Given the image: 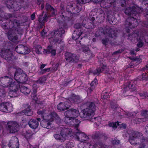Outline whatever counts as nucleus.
<instances>
[{"label": "nucleus", "instance_id": "1", "mask_svg": "<svg viewBox=\"0 0 148 148\" xmlns=\"http://www.w3.org/2000/svg\"><path fill=\"white\" fill-rule=\"evenodd\" d=\"M138 8L134 6L126 9L125 13L131 17L128 18L125 22L124 26L125 28H135L137 27L138 22L136 18L134 16H138Z\"/></svg>", "mask_w": 148, "mask_h": 148}, {"label": "nucleus", "instance_id": "2", "mask_svg": "<svg viewBox=\"0 0 148 148\" xmlns=\"http://www.w3.org/2000/svg\"><path fill=\"white\" fill-rule=\"evenodd\" d=\"M8 32L6 31L8 39L13 42H14L18 39V34H22L23 33L22 28H9Z\"/></svg>", "mask_w": 148, "mask_h": 148}, {"label": "nucleus", "instance_id": "3", "mask_svg": "<svg viewBox=\"0 0 148 148\" xmlns=\"http://www.w3.org/2000/svg\"><path fill=\"white\" fill-rule=\"evenodd\" d=\"M10 92L9 94L10 97H16L20 95L19 90L20 88V85L18 81H15L10 82L9 84Z\"/></svg>", "mask_w": 148, "mask_h": 148}, {"label": "nucleus", "instance_id": "4", "mask_svg": "<svg viewBox=\"0 0 148 148\" xmlns=\"http://www.w3.org/2000/svg\"><path fill=\"white\" fill-rule=\"evenodd\" d=\"M142 138H143V136L142 133L137 131H132L130 136L129 142L132 145H135L138 143V140Z\"/></svg>", "mask_w": 148, "mask_h": 148}, {"label": "nucleus", "instance_id": "5", "mask_svg": "<svg viewBox=\"0 0 148 148\" xmlns=\"http://www.w3.org/2000/svg\"><path fill=\"white\" fill-rule=\"evenodd\" d=\"M95 114L93 110L89 109L83 110L79 114L80 118L84 120L91 121Z\"/></svg>", "mask_w": 148, "mask_h": 148}, {"label": "nucleus", "instance_id": "6", "mask_svg": "<svg viewBox=\"0 0 148 148\" xmlns=\"http://www.w3.org/2000/svg\"><path fill=\"white\" fill-rule=\"evenodd\" d=\"M3 1L11 11H17L21 8V6L17 2L11 0H3Z\"/></svg>", "mask_w": 148, "mask_h": 148}, {"label": "nucleus", "instance_id": "7", "mask_svg": "<svg viewBox=\"0 0 148 148\" xmlns=\"http://www.w3.org/2000/svg\"><path fill=\"white\" fill-rule=\"evenodd\" d=\"M122 88L123 94L125 95L128 92H132L136 91L137 88L135 84L132 82H127L122 86Z\"/></svg>", "mask_w": 148, "mask_h": 148}, {"label": "nucleus", "instance_id": "8", "mask_svg": "<svg viewBox=\"0 0 148 148\" xmlns=\"http://www.w3.org/2000/svg\"><path fill=\"white\" fill-rule=\"evenodd\" d=\"M99 30L101 33L111 38H114L117 35L118 31L115 28H100Z\"/></svg>", "mask_w": 148, "mask_h": 148}, {"label": "nucleus", "instance_id": "9", "mask_svg": "<svg viewBox=\"0 0 148 148\" xmlns=\"http://www.w3.org/2000/svg\"><path fill=\"white\" fill-rule=\"evenodd\" d=\"M19 142L18 138L16 136H12L7 145H3V148H19Z\"/></svg>", "mask_w": 148, "mask_h": 148}, {"label": "nucleus", "instance_id": "10", "mask_svg": "<svg viewBox=\"0 0 148 148\" xmlns=\"http://www.w3.org/2000/svg\"><path fill=\"white\" fill-rule=\"evenodd\" d=\"M65 59L69 63H76L79 60V57L76 54L66 52L65 54Z\"/></svg>", "mask_w": 148, "mask_h": 148}, {"label": "nucleus", "instance_id": "11", "mask_svg": "<svg viewBox=\"0 0 148 148\" xmlns=\"http://www.w3.org/2000/svg\"><path fill=\"white\" fill-rule=\"evenodd\" d=\"M6 127L7 130L11 133H14L17 132L19 129L18 125L15 122H8L7 123Z\"/></svg>", "mask_w": 148, "mask_h": 148}, {"label": "nucleus", "instance_id": "12", "mask_svg": "<svg viewBox=\"0 0 148 148\" xmlns=\"http://www.w3.org/2000/svg\"><path fill=\"white\" fill-rule=\"evenodd\" d=\"M1 57L5 59L7 62L10 63L12 60V53L9 49L2 50L1 54Z\"/></svg>", "mask_w": 148, "mask_h": 148}, {"label": "nucleus", "instance_id": "13", "mask_svg": "<svg viewBox=\"0 0 148 148\" xmlns=\"http://www.w3.org/2000/svg\"><path fill=\"white\" fill-rule=\"evenodd\" d=\"M15 50L18 53L24 55L29 53L30 52L29 49L27 47L22 45H17L15 47Z\"/></svg>", "mask_w": 148, "mask_h": 148}, {"label": "nucleus", "instance_id": "14", "mask_svg": "<svg viewBox=\"0 0 148 148\" xmlns=\"http://www.w3.org/2000/svg\"><path fill=\"white\" fill-rule=\"evenodd\" d=\"M79 114V112L78 110L71 108L65 112L64 115L65 116L76 118L78 116Z\"/></svg>", "mask_w": 148, "mask_h": 148}, {"label": "nucleus", "instance_id": "15", "mask_svg": "<svg viewBox=\"0 0 148 148\" xmlns=\"http://www.w3.org/2000/svg\"><path fill=\"white\" fill-rule=\"evenodd\" d=\"M13 74H11L10 77L5 76L0 78V85L8 86L12 82Z\"/></svg>", "mask_w": 148, "mask_h": 148}, {"label": "nucleus", "instance_id": "16", "mask_svg": "<svg viewBox=\"0 0 148 148\" xmlns=\"http://www.w3.org/2000/svg\"><path fill=\"white\" fill-rule=\"evenodd\" d=\"M77 2L79 4L81 3ZM82 4L83 3H82ZM75 6L73 7V4H71L70 5H68L66 8L67 10L69 12H70L71 13L77 14L81 10V6L80 5H76Z\"/></svg>", "mask_w": 148, "mask_h": 148}, {"label": "nucleus", "instance_id": "17", "mask_svg": "<svg viewBox=\"0 0 148 148\" xmlns=\"http://www.w3.org/2000/svg\"><path fill=\"white\" fill-rule=\"evenodd\" d=\"M25 109L23 110L21 112L17 113L18 115L21 116L23 114H25L28 116H31L33 114V111L32 110L31 107L29 104L26 105L25 106Z\"/></svg>", "mask_w": 148, "mask_h": 148}, {"label": "nucleus", "instance_id": "18", "mask_svg": "<svg viewBox=\"0 0 148 148\" xmlns=\"http://www.w3.org/2000/svg\"><path fill=\"white\" fill-rule=\"evenodd\" d=\"M10 104L8 102L2 103L0 104V110L6 113H10L12 111Z\"/></svg>", "mask_w": 148, "mask_h": 148}, {"label": "nucleus", "instance_id": "19", "mask_svg": "<svg viewBox=\"0 0 148 148\" xmlns=\"http://www.w3.org/2000/svg\"><path fill=\"white\" fill-rule=\"evenodd\" d=\"M107 68L106 65V64H104L101 63L100 65V67L97 68L96 70L93 71H90V72L92 73L95 75H99L100 73H106V72H104V71Z\"/></svg>", "mask_w": 148, "mask_h": 148}, {"label": "nucleus", "instance_id": "20", "mask_svg": "<svg viewBox=\"0 0 148 148\" xmlns=\"http://www.w3.org/2000/svg\"><path fill=\"white\" fill-rule=\"evenodd\" d=\"M69 103L67 101L61 102L59 103L57 106V109L60 111H64L68 109L70 107Z\"/></svg>", "mask_w": 148, "mask_h": 148}, {"label": "nucleus", "instance_id": "21", "mask_svg": "<svg viewBox=\"0 0 148 148\" xmlns=\"http://www.w3.org/2000/svg\"><path fill=\"white\" fill-rule=\"evenodd\" d=\"M56 50L53 49L52 45H49L47 49H44L43 53L46 54L51 53L52 56H55L56 55Z\"/></svg>", "mask_w": 148, "mask_h": 148}, {"label": "nucleus", "instance_id": "22", "mask_svg": "<svg viewBox=\"0 0 148 148\" xmlns=\"http://www.w3.org/2000/svg\"><path fill=\"white\" fill-rule=\"evenodd\" d=\"M81 28H76L73 33L72 38L74 40L78 38L83 33V31L80 29Z\"/></svg>", "mask_w": 148, "mask_h": 148}, {"label": "nucleus", "instance_id": "23", "mask_svg": "<svg viewBox=\"0 0 148 148\" xmlns=\"http://www.w3.org/2000/svg\"><path fill=\"white\" fill-rule=\"evenodd\" d=\"M80 50L85 53V54H87L89 56V58H93L94 57L95 55L90 52L88 47L85 45H83L81 48Z\"/></svg>", "mask_w": 148, "mask_h": 148}, {"label": "nucleus", "instance_id": "24", "mask_svg": "<svg viewBox=\"0 0 148 148\" xmlns=\"http://www.w3.org/2000/svg\"><path fill=\"white\" fill-rule=\"evenodd\" d=\"M48 18V15L47 14H45L44 16H43V14L39 16L38 18V21L41 23L40 28H42L43 26L44 27H45L44 26L45 23L47 21V20Z\"/></svg>", "mask_w": 148, "mask_h": 148}, {"label": "nucleus", "instance_id": "25", "mask_svg": "<svg viewBox=\"0 0 148 148\" xmlns=\"http://www.w3.org/2000/svg\"><path fill=\"white\" fill-rule=\"evenodd\" d=\"M145 32L142 33V34H140V36L139 34L138 36V37L137 38L138 40H140L137 44V46L139 48L142 47L144 43L143 41L144 39V36L145 35Z\"/></svg>", "mask_w": 148, "mask_h": 148}, {"label": "nucleus", "instance_id": "26", "mask_svg": "<svg viewBox=\"0 0 148 148\" xmlns=\"http://www.w3.org/2000/svg\"><path fill=\"white\" fill-rule=\"evenodd\" d=\"M50 122L49 119L42 120L40 122V125L43 127L49 129L51 128Z\"/></svg>", "mask_w": 148, "mask_h": 148}, {"label": "nucleus", "instance_id": "27", "mask_svg": "<svg viewBox=\"0 0 148 148\" xmlns=\"http://www.w3.org/2000/svg\"><path fill=\"white\" fill-rule=\"evenodd\" d=\"M28 124L30 127L33 129H36L38 127L39 125L38 122L35 119L30 120Z\"/></svg>", "mask_w": 148, "mask_h": 148}, {"label": "nucleus", "instance_id": "28", "mask_svg": "<svg viewBox=\"0 0 148 148\" xmlns=\"http://www.w3.org/2000/svg\"><path fill=\"white\" fill-rule=\"evenodd\" d=\"M65 33L64 28H59L57 30H55L54 32V35L57 37H62V35Z\"/></svg>", "mask_w": 148, "mask_h": 148}, {"label": "nucleus", "instance_id": "29", "mask_svg": "<svg viewBox=\"0 0 148 148\" xmlns=\"http://www.w3.org/2000/svg\"><path fill=\"white\" fill-rule=\"evenodd\" d=\"M85 135L84 133L82 132L78 128H77L75 132V137L77 140H79L80 139H83Z\"/></svg>", "mask_w": 148, "mask_h": 148}, {"label": "nucleus", "instance_id": "30", "mask_svg": "<svg viewBox=\"0 0 148 148\" xmlns=\"http://www.w3.org/2000/svg\"><path fill=\"white\" fill-rule=\"evenodd\" d=\"M71 129L69 128L64 127L62 128L61 132L62 134H63L64 137L65 139L68 135L71 134Z\"/></svg>", "mask_w": 148, "mask_h": 148}, {"label": "nucleus", "instance_id": "31", "mask_svg": "<svg viewBox=\"0 0 148 148\" xmlns=\"http://www.w3.org/2000/svg\"><path fill=\"white\" fill-rule=\"evenodd\" d=\"M85 105L88 108L94 112L95 110L96 106L94 102H93L88 101L85 104Z\"/></svg>", "mask_w": 148, "mask_h": 148}, {"label": "nucleus", "instance_id": "32", "mask_svg": "<svg viewBox=\"0 0 148 148\" xmlns=\"http://www.w3.org/2000/svg\"><path fill=\"white\" fill-rule=\"evenodd\" d=\"M116 0H106L105 2V8H109L115 5L116 4Z\"/></svg>", "mask_w": 148, "mask_h": 148}, {"label": "nucleus", "instance_id": "33", "mask_svg": "<svg viewBox=\"0 0 148 148\" xmlns=\"http://www.w3.org/2000/svg\"><path fill=\"white\" fill-rule=\"evenodd\" d=\"M141 116L144 117L143 121H148V110H142L141 113Z\"/></svg>", "mask_w": 148, "mask_h": 148}, {"label": "nucleus", "instance_id": "34", "mask_svg": "<svg viewBox=\"0 0 148 148\" xmlns=\"http://www.w3.org/2000/svg\"><path fill=\"white\" fill-rule=\"evenodd\" d=\"M80 122L79 120L75 119V118H72L70 126H74L76 130L77 128H78L77 127Z\"/></svg>", "mask_w": 148, "mask_h": 148}, {"label": "nucleus", "instance_id": "35", "mask_svg": "<svg viewBox=\"0 0 148 148\" xmlns=\"http://www.w3.org/2000/svg\"><path fill=\"white\" fill-rule=\"evenodd\" d=\"M100 134L101 133L99 131L95 132L91 135V136L93 139L99 140H100Z\"/></svg>", "mask_w": 148, "mask_h": 148}, {"label": "nucleus", "instance_id": "36", "mask_svg": "<svg viewBox=\"0 0 148 148\" xmlns=\"http://www.w3.org/2000/svg\"><path fill=\"white\" fill-rule=\"evenodd\" d=\"M71 14L72 13H71L70 12H69L68 11L66 10V11H65L62 13L61 15H60V16L62 19L63 18H70Z\"/></svg>", "mask_w": 148, "mask_h": 148}, {"label": "nucleus", "instance_id": "37", "mask_svg": "<svg viewBox=\"0 0 148 148\" xmlns=\"http://www.w3.org/2000/svg\"><path fill=\"white\" fill-rule=\"evenodd\" d=\"M50 42L51 43L56 45H57V43L58 44H60L61 42V40L53 37L50 38Z\"/></svg>", "mask_w": 148, "mask_h": 148}, {"label": "nucleus", "instance_id": "38", "mask_svg": "<svg viewBox=\"0 0 148 148\" xmlns=\"http://www.w3.org/2000/svg\"><path fill=\"white\" fill-rule=\"evenodd\" d=\"M20 88V91L24 94H28L30 92V89L25 86H21Z\"/></svg>", "mask_w": 148, "mask_h": 148}, {"label": "nucleus", "instance_id": "39", "mask_svg": "<svg viewBox=\"0 0 148 148\" xmlns=\"http://www.w3.org/2000/svg\"><path fill=\"white\" fill-rule=\"evenodd\" d=\"M33 134V133L31 130H28L26 131L25 134V137L27 141H28L32 138Z\"/></svg>", "mask_w": 148, "mask_h": 148}, {"label": "nucleus", "instance_id": "40", "mask_svg": "<svg viewBox=\"0 0 148 148\" xmlns=\"http://www.w3.org/2000/svg\"><path fill=\"white\" fill-rule=\"evenodd\" d=\"M46 111V108L45 107H40L38 110L37 113L42 117L44 116V115L45 114Z\"/></svg>", "mask_w": 148, "mask_h": 148}, {"label": "nucleus", "instance_id": "41", "mask_svg": "<svg viewBox=\"0 0 148 148\" xmlns=\"http://www.w3.org/2000/svg\"><path fill=\"white\" fill-rule=\"evenodd\" d=\"M50 119L49 120L50 121H52L55 119L58 120L60 119L57 114L54 112H52L50 115Z\"/></svg>", "mask_w": 148, "mask_h": 148}, {"label": "nucleus", "instance_id": "42", "mask_svg": "<svg viewBox=\"0 0 148 148\" xmlns=\"http://www.w3.org/2000/svg\"><path fill=\"white\" fill-rule=\"evenodd\" d=\"M61 132H60V134H56L54 135V137L56 139H58L61 142L62 141L65 140L66 139L64 137V136L63 134H62Z\"/></svg>", "mask_w": 148, "mask_h": 148}, {"label": "nucleus", "instance_id": "43", "mask_svg": "<svg viewBox=\"0 0 148 148\" xmlns=\"http://www.w3.org/2000/svg\"><path fill=\"white\" fill-rule=\"evenodd\" d=\"M72 100L74 103L77 104L79 103L82 101L81 98L78 95H75L73 97Z\"/></svg>", "mask_w": 148, "mask_h": 148}, {"label": "nucleus", "instance_id": "44", "mask_svg": "<svg viewBox=\"0 0 148 148\" xmlns=\"http://www.w3.org/2000/svg\"><path fill=\"white\" fill-rule=\"evenodd\" d=\"M6 92L4 88H0V102L6 96Z\"/></svg>", "mask_w": 148, "mask_h": 148}, {"label": "nucleus", "instance_id": "45", "mask_svg": "<svg viewBox=\"0 0 148 148\" xmlns=\"http://www.w3.org/2000/svg\"><path fill=\"white\" fill-rule=\"evenodd\" d=\"M1 13L3 14H2V15H0V17L6 20L11 18L13 16V14H11L5 13L4 14L3 12H1Z\"/></svg>", "mask_w": 148, "mask_h": 148}, {"label": "nucleus", "instance_id": "46", "mask_svg": "<svg viewBox=\"0 0 148 148\" xmlns=\"http://www.w3.org/2000/svg\"><path fill=\"white\" fill-rule=\"evenodd\" d=\"M86 24L84 22H82V23H77L74 25V28H83L84 27H86Z\"/></svg>", "mask_w": 148, "mask_h": 148}, {"label": "nucleus", "instance_id": "47", "mask_svg": "<svg viewBox=\"0 0 148 148\" xmlns=\"http://www.w3.org/2000/svg\"><path fill=\"white\" fill-rule=\"evenodd\" d=\"M72 118L71 117L66 116L63 119L64 121L66 124L71 125Z\"/></svg>", "mask_w": 148, "mask_h": 148}, {"label": "nucleus", "instance_id": "48", "mask_svg": "<svg viewBox=\"0 0 148 148\" xmlns=\"http://www.w3.org/2000/svg\"><path fill=\"white\" fill-rule=\"evenodd\" d=\"M47 79L45 77H41L36 81V83L41 84L45 82Z\"/></svg>", "mask_w": 148, "mask_h": 148}, {"label": "nucleus", "instance_id": "49", "mask_svg": "<svg viewBox=\"0 0 148 148\" xmlns=\"http://www.w3.org/2000/svg\"><path fill=\"white\" fill-rule=\"evenodd\" d=\"M109 94V92L103 91L102 92L101 98L102 99H106L108 97Z\"/></svg>", "mask_w": 148, "mask_h": 148}, {"label": "nucleus", "instance_id": "50", "mask_svg": "<svg viewBox=\"0 0 148 148\" xmlns=\"http://www.w3.org/2000/svg\"><path fill=\"white\" fill-rule=\"evenodd\" d=\"M27 80V77L21 75L20 78L18 81L19 83H24Z\"/></svg>", "mask_w": 148, "mask_h": 148}, {"label": "nucleus", "instance_id": "51", "mask_svg": "<svg viewBox=\"0 0 148 148\" xmlns=\"http://www.w3.org/2000/svg\"><path fill=\"white\" fill-rule=\"evenodd\" d=\"M21 75L17 71L15 72V73L14 74V78L15 80L16 81H18L20 78Z\"/></svg>", "mask_w": 148, "mask_h": 148}, {"label": "nucleus", "instance_id": "52", "mask_svg": "<svg viewBox=\"0 0 148 148\" xmlns=\"http://www.w3.org/2000/svg\"><path fill=\"white\" fill-rule=\"evenodd\" d=\"M49 12H51V14H49L48 15V18L55 16H56V10L54 8H53Z\"/></svg>", "mask_w": 148, "mask_h": 148}, {"label": "nucleus", "instance_id": "53", "mask_svg": "<svg viewBox=\"0 0 148 148\" xmlns=\"http://www.w3.org/2000/svg\"><path fill=\"white\" fill-rule=\"evenodd\" d=\"M143 120V118H136L134 119V122L136 124H139L142 122H145V121H144Z\"/></svg>", "mask_w": 148, "mask_h": 148}, {"label": "nucleus", "instance_id": "54", "mask_svg": "<svg viewBox=\"0 0 148 148\" xmlns=\"http://www.w3.org/2000/svg\"><path fill=\"white\" fill-rule=\"evenodd\" d=\"M117 124L118 125H119V123L117 122H115V123L110 122L109 123L108 125L110 127H112L114 128H116L117 127Z\"/></svg>", "mask_w": 148, "mask_h": 148}, {"label": "nucleus", "instance_id": "55", "mask_svg": "<svg viewBox=\"0 0 148 148\" xmlns=\"http://www.w3.org/2000/svg\"><path fill=\"white\" fill-rule=\"evenodd\" d=\"M100 137V140L103 139L105 140L107 139L108 138V136L107 134L103 133H101Z\"/></svg>", "mask_w": 148, "mask_h": 148}, {"label": "nucleus", "instance_id": "56", "mask_svg": "<svg viewBox=\"0 0 148 148\" xmlns=\"http://www.w3.org/2000/svg\"><path fill=\"white\" fill-rule=\"evenodd\" d=\"M14 26L12 28H16V27H18L20 25V22L17 20H14L13 22Z\"/></svg>", "mask_w": 148, "mask_h": 148}, {"label": "nucleus", "instance_id": "57", "mask_svg": "<svg viewBox=\"0 0 148 148\" xmlns=\"http://www.w3.org/2000/svg\"><path fill=\"white\" fill-rule=\"evenodd\" d=\"M45 9L47 12H49V11L53 8L49 3H47L45 5Z\"/></svg>", "mask_w": 148, "mask_h": 148}, {"label": "nucleus", "instance_id": "58", "mask_svg": "<svg viewBox=\"0 0 148 148\" xmlns=\"http://www.w3.org/2000/svg\"><path fill=\"white\" fill-rule=\"evenodd\" d=\"M111 143L113 145H118L120 143V140L117 139L116 138H114L111 141Z\"/></svg>", "mask_w": 148, "mask_h": 148}, {"label": "nucleus", "instance_id": "59", "mask_svg": "<svg viewBox=\"0 0 148 148\" xmlns=\"http://www.w3.org/2000/svg\"><path fill=\"white\" fill-rule=\"evenodd\" d=\"M141 141L142 142V143H141L139 147L138 148H144L145 147V145L144 143H143V142L145 141V140L144 138H143L141 140Z\"/></svg>", "mask_w": 148, "mask_h": 148}, {"label": "nucleus", "instance_id": "60", "mask_svg": "<svg viewBox=\"0 0 148 148\" xmlns=\"http://www.w3.org/2000/svg\"><path fill=\"white\" fill-rule=\"evenodd\" d=\"M141 79L142 80H148V75H147L146 74L143 73L142 75Z\"/></svg>", "mask_w": 148, "mask_h": 148}, {"label": "nucleus", "instance_id": "61", "mask_svg": "<svg viewBox=\"0 0 148 148\" xmlns=\"http://www.w3.org/2000/svg\"><path fill=\"white\" fill-rule=\"evenodd\" d=\"M109 39L108 38H106L102 39L101 40L102 43L105 45H107L108 43Z\"/></svg>", "mask_w": 148, "mask_h": 148}, {"label": "nucleus", "instance_id": "62", "mask_svg": "<svg viewBox=\"0 0 148 148\" xmlns=\"http://www.w3.org/2000/svg\"><path fill=\"white\" fill-rule=\"evenodd\" d=\"M98 83V81L96 78H95L93 81L90 84V86H93L95 87V86L97 85Z\"/></svg>", "mask_w": 148, "mask_h": 148}, {"label": "nucleus", "instance_id": "63", "mask_svg": "<svg viewBox=\"0 0 148 148\" xmlns=\"http://www.w3.org/2000/svg\"><path fill=\"white\" fill-rule=\"evenodd\" d=\"M50 70V69L49 68H48L47 69H45L43 70H42L41 71V73L42 74H43L47 71H48V72Z\"/></svg>", "mask_w": 148, "mask_h": 148}, {"label": "nucleus", "instance_id": "64", "mask_svg": "<svg viewBox=\"0 0 148 148\" xmlns=\"http://www.w3.org/2000/svg\"><path fill=\"white\" fill-rule=\"evenodd\" d=\"M145 133L146 135L148 136V124L147 125L145 128Z\"/></svg>", "mask_w": 148, "mask_h": 148}]
</instances>
